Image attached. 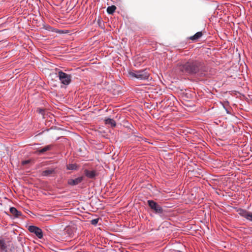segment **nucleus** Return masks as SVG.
<instances>
[{"instance_id":"obj_13","label":"nucleus","mask_w":252,"mask_h":252,"mask_svg":"<svg viewBox=\"0 0 252 252\" xmlns=\"http://www.w3.org/2000/svg\"><path fill=\"white\" fill-rule=\"evenodd\" d=\"M140 73V70H132L128 72L129 76L132 78H138V74Z\"/></svg>"},{"instance_id":"obj_21","label":"nucleus","mask_w":252,"mask_h":252,"mask_svg":"<svg viewBox=\"0 0 252 252\" xmlns=\"http://www.w3.org/2000/svg\"><path fill=\"white\" fill-rule=\"evenodd\" d=\"M138 138V141H141V140H144L145 141H146V139L145 138H143L141 136H137Z\"/></svg>"},{"instance_id":"obj_9","label":"nucleus","mask_w":252,"mask_h":252,"mask_svg":"<svg viewBox=\"0 0 252 252\" xmlns=\"http://www.w3.org/2000/svg\"><path fill=\"white\" fill-rule=\"evenodd\" d=\"M85 175L89 178L94 179L97 175L95 170H89L86 169L85 170Z\"/></svg>"},{"instance_id":"obj_7","label":"nucleus","mask_w":252,"mask_h":252,"mask_svg":"<svg viewBox=\"0 0 252 252\" xmlns=\"http://www.w3.org/2000/svg\"><path fill=\"white\" fill-rule=\"evenodd\" d=\"M83 180V177H79L74 179H70L68 180L67 183L71 186H75L80 183Z\"/></svg>"},{"instance_id":"obj_22","label":"nucleus","mask_w":252,"mask_h":252,"mask_svg":"<svg viewBox=\"0 0 252 252\" xmlns=\"http://www.w3.org/2000/svg\"><path fill=\"white\" fill-rule=\"evenodd\" d=\"M30 162L29 160H24L22 162L23 165L27 164Z\"/></svg>"},{"instance_id":"obj_14","label":"nucleus","mask_w":252,"mask_h":252,"mask_svg":"<svg viewBox=\"0 0 252 252\" xmlns=\"http://www.w3.org/2000/svg\"><path fill=\"white\" fill-rule=\"evenodd\" d=\"M105 123L106 125H110L112 127H115L116 123L115 121L111 118H107L105 120Z\"/></svg>"},{"instance_id":"obj_17","label":"nucleus","mask_w":252,"mask_h":252,"mask_svg":"<svg viewBox=\"0 0 252 252\" xmlns=\"http://www.w3.org/2000/svg\"><path fill=\"white\" fill-rule=\"evenodd\" d=\"M116 7L115 5L108 6L107 8V12L109 14H112L115 12Z\"/></svg>"},{"instance_id":"obj_1","label":"nucleus","mask_w":252,"mask_h":252,"mask_svg":"<svg viewBox=\"0 0 252 252\" xmlns=\"http://www.w3.org/2000/svg\"><path fill=\"white\" fill-rule=\"evenodd\" d=\"M176 69L182 74H197L200 76H204L207 70L203 63L198 60L191 59L178 63Z\"/></svg>"},{"instance_id":"obj_4","label":"nucleus","mask_w":252,"mask_h":252,"mask_svg":"<svg viewBox=\"0 0 252 252\" xmlns=\"http://www.w3.org/2000/svg\"><path fill=\"white\" fill-rule=\"evenodd\" d=\"M237 212L241 217L245 218L247 220L252 221V213L249 212L245 209L242 208H238L236 210Z\"/></svg>"},{"instance_id":"obj_16","label":"nucleus","mask_w":252,"mask_h":252,"mask_svg":"<svg viewBox=\"0 0 252 252\" xmlns=\"http://www.w3.org/2000/svg\"><path fill=\"white\" fill-rule=\"evenodd\" d=\"M202 35L201 32H197L194 35L190 36L189 39L192 40H195L200 38Z\"/></svg>"},{"instance_id":"obj_20","label":"nucleus","mask_w":252,"mask_h":252,"mask_svg":"<svg viewBox=\"0 0 252 252\" xmlns=\"http://www.w3.org/2000/svg\"><path fill=\"white\" fill-rule=\"evenodd\" d=\"M38 111L39 112V113L42 114V115H44V110L43 109H38Z\"/></svg>"},{"instance_id":"obj_3","label":"nucleus","mask_w":252,"mask_h":252,"mask_svg":"<svg viewBox=\"0 0 252 252\" xmlns=\"http://www.w3.org/2000/svg\"><path fill=\"white\" fill-rule=\"evenodd\" d=\"M61 82L65 85H68L71 82V76L62 71H59L58 75Z\"/></svg>"},{"instance_id":"obj_5","label":"nucleus","mask_w":252,"mask_h":252,"mask_svg":"<svg viewBox=\"0 0 252 252\" xmlns=\"http://www.w3.org/2000/svg\"><path fill=\"white\" fill-rule=\"evenodd\" d=\"M28 230L30 232L34 233L39 239L42 238L43 232L40 228L34 225H31L29 227Z\"/></svg>"},{"instance_id":"obj_19","label":"nucleus","mask_w":252,"mask_h":252,"mask_svg":"<svg viewBox=\"0 0 252 252\" xmlns=\"http://www.w3.org/2000/svg\"><path fill=\"white\" fill-rule=\"evenodd\" d=\"M99 220V218L93 219L91 220V223L94 225H96L97 224Z\"/></svg>"},{"instance_id":"obj_10","label":"nucleus","mask_w":252,"mask_h":252,"mask_svg":"<svg viewBox=\"0 0 252 252\" xmlns=\"http://www.w3.org/2000/svg\"><path fill=\"white\" fill-rule=\"evenodd\" d=\"M74 231V228L70 226H67L64 229V233L67 234L66 237L69 238H71L73 236Z\"/></svg>"},{"instance_id":"obj_15","label":"nucleus","mask_w":252,"mask_h":252,"mask_svg":"<svg viewBox=\"0 0 252 252\" xmlns=\"http://www.w3.org/2000/svg\"><path fill=\"white\" fill-rule=\"evenodd\" d=\"M0 249L2 251L7 252V245L5 241L3 239L0 240Z\"/></svg>"},{"instance_id":"obj_2","label":"nucleus","mask_w":252,"mask_h":252,"mask_svg":"<svg viewBox=\"0 0 252 252\" xmlns=\"http://www.w3.org/2000/svg\"><path fill=\"white\" fill-rule=\"evenodd\" d=\"M147 202L150 208L154 210L155 213L159 215H161L163 213V208L157 202L152 200H148Z\"/></svg>"},{"instance_id":"obj_6","label":"nucleus","mask_w":252,"mask_h":252,"mask_svg":"<svg viewBox=\"0 0 252 252\" xmlns=\"http://www.w3.org/2000/svg\"><path fill=\"white\" fill-rule=\"evenodd\" d=\"M138 76V79L148 80L150 77L149 70L147 69L140 70V73H139Z\"/></svg>"},{"instance_id":"obj_18","label":"nucleus","mask_w":252,"mask_h":252,"mask_svg":"<svg viewBox=\"0 0 252 252\" xmlns=\"http://www.w3.org/2000/svg\"><path fill=\"white\" fill-rule=\"evenodd\" d=\"M77 167V165L76 164H69L67 166V169L68 170H76Z\"/></svg>"},{"instance_id":"obj_12","label":"nucleus","mask_w":252,"mask_h":252,"mask_svg":"<svg viewBox=\"0 0 252 252\" xmlns=\"http://www.w3.org/2000/svg\"><path fill=\"white\" fill-rule=\"evenodd\" d=\"M55 169H48L42 171L41 175L43 176H49L55 173Z\"/></svg>"},{"instance_id":"obj_8","label":"nucleus","mask_w":252,"mask_h":252,"mask_svg":"<svg viewBox=\"0 0 252 252\" xmlns=\"http://www.w3.org/2000/svg\"><path fill=\"white\" fill-rule=\"evenodd\" d=\"M53 147H54V145L52 144L48 145L45 146L44 148H43L40 150H38L36 151L35 153V154H38V155H39L41 154H43L47 151H50V150H52Z\"/></svg>"},{"instance_id":"obj_11","label":"nucleus","mask_w":252,"mask_h":252,"mask_svg":"<svg viewBox=\"0 0 252 252\" xmlns=\"http://www.w3.org/2000/svg\"><path fill=\"white\" fill-rule=\"evenodd\" d=\"M10 212L16 218H19L22 216V213L18 211L15 207L10 208Z\"/></svg>"},{"instance_id":"obj_23","label":"nucleus","mask_w":252,"mask_h":252,"mask_svg":"<svg viewBox=\"0 0 252 252\" xmlns=\"http://www.w3.org/2000/svg\"><path fill=\"white\" fill-rule=\"evenodd\" d=\"M225 110L226 111L227 113L229 114V112H228V110L225 108Z\"/></svg>"}]
</instances>
